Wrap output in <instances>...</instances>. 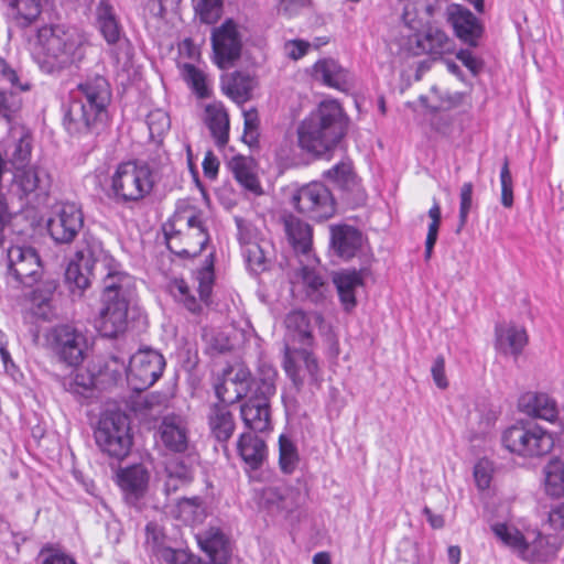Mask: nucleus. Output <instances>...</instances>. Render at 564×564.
Returning a JSON list of instances; mask_svg holds the SVG:
<instances>
[{"label":"nucleus","mask_w":564,"mask_h":564,"mask_svg":"<svg viewBox=\"0 0 564 564\" xmlns=\"http://www.w3.org/2000/svg\"><path fill=\"white\" fill-rule=\"evenodd\" d=\"M207 420L213 437L221 444H227L236 430L235 416L228 406L226 404H212Z\"/></svg>","instance_id":"obj_30"},{"label":"nucleus","mask_w":564,"mask_h":564,"mask_svg":"<svg viewBox=\"0 0 564 564\" xmlns=\"http://www.w3.org/2000/svg\"><path fill=\"white\" fill-rule=\"evenodd\" d=\"M63 389L76 397L87 398L91 392L94 380L89 375L72 372L61 381Z\"/></svg>","instance_id":"obj_47"},{"label":"nucleus","mask_w":564,"mask_h":564,"mask_svg":"<svg viewBox=\"0 0 564 564\" xmlns=\"http://www.w3.org/2000/svg\"><path fill=\"white\" fill-rule=\"evenodd\" d=\"M39 560L41 564H76L73 556L51 544H45L41 549Z\"/></svg>","instance_id":"obj_53"},{"label":"nucleus","mask_w":564,"mask_h":564,"mask_svg":"<svg viewBox=\"0 0 564 564\" xmlns=\"http://www.w3.org/2000/svg\"><path fill=\"white\" fill-rule=\"evenodd\" d=\"M474 185L471 182L464 183L459 193V225L457 232L466 225L468 214L473 206Z\"/></svg>","instance_id":"obj_55"},{"label":"nucleus","mask_w":564,"mask_h":564,"mask_svg":"<svg viewBox=\"0 0 564 564\" xmlns=\"http://www.w3.org/2000/svg\"><path fill=\"white\" fill-rule=\"evenodd\" d=\"M290 203L296 212L314 221L327 220L336 212L335 198L322 182H311L299 187L292 193Z\"/></svg>","instance_id":"obj_10"},{"label":"nucleus","mask_w":564,"mask_h":564,"mask_svg":"<svg viewBox=\"0 0 564 564\" xmlns=\"http://www.w3.org/2000/svg\"><path fill=\"white\" fill-rule=\"evenodd\" d=\"M164 237L169 250L183 259L200 254L210 239L203 213L192 207L174 213L164 225Z\"/></svg>","instance_id":"obj_5"},{"label":"nucleus","mask_w":564,"mask_h":564,"mask_svg":"<svg viewBox=\"0 0 564 564\" xmlns=\"http://www.w3.org/2000/svg\"><path fill=\"white\" fill-rule=\"evenodd\" d=\"M154 184L153 171L147 162H122L111 175L107 196L118 205L139 203L152 192Z\"/></svg>","instance_id":"obj_7"},{"label":"nucleus","mask_w":564,"mask_h":564,"mask_svg":"<svg viewBox=\"0 0 564 564\" xmlns=\"http://www.w3.org/2000/svg\"><path fill=\"white\" fill-rule=\"evenodd\" d=\"M491 531L521 560L530 563H546L555 558L564 543L563 535L543 534L540 531L523 535L514 527L501 522L491 524Z\"/></svg>","instance_id":"obj_6"},{"label":"nucleus","mask_w":564,"mask_h":564,"mask_svg":"<svg viewBox=\"0 0 564 564\" xmlns=\"http://www.w3.org/2000/svg\"><path fill=\"white\" fill-rule=\"evenodd\" d=\"M46 346L58 361L69 367L84 361L88 347L85 334L70 324L53 326L46 334Z\"/></svg>","instance_id":"obj_11"},{"label":"nucleus","mask_w":564,"mask_h":564,"mask_svg":"<svg viewBox=\"0 0 564 564\" xmlns=\"http://www.w3.org/2000/svg\"><path fill=\"white\" fill-rule=\"evenodd\" d=\"M257 387L256 394L247 398L241 405V419L249 430L263 433L271 430L270 399L275 394V383H272V372H267V379Z\"/></svg>","instance_id":"obj_12"},{"label":"nucleus","mask_w":564,"mask_h":564,"mask_svg":"<svg viewBox=\"0 0 564 564\" xmlns=\"http://www.w3.org/2000/svg\"><path fill=\"white\" fill-rule=\"evenodd\" d=\"M228 169L235 180L248 192L260 195L262 188L253 171V160L243 155H235L228 161Z\"/></svg>","instance_id":"obj_36"},{"label":"nucleus","mask_w":564,"mask_h":564,"mask_svg":"<svg viewBox=\"0 0 564 564\" xmlns=\"http://www.w3.org/2000/svg\"><path fill=\"white\" fill-rule=\"evenodd\" d=\"M52 187V176L41 166L21 169L14 173L12 191L26 205L37 206L45 204Z\"/></svg>","instance_id":"obj_14"},{"label":"nucleus","mask_w":564,"mask_h":564,"mask_svg":"<svg viewBox=\"0 0 564 564\" xmlns=\"http://www.w3.org/2000/svg\"><path fill=\"white\" fill-rule=\"evenodd\" d=\"M32 134L24 126H13L6 145L4 156L17 171L24 169L31 159Z\"/></svg>","instance_id":"obj_26"},{"label":"nucleus","mask_w":564,"mask_h":564,"mask_svg":"<svg viewBox=\"0 0 564 564\" xmlns=\"http://www.w3.org/2000/svg\"><path fill=\"white\" fill-rule=\"evenodd\" d=\"M545 490L552 497L564 494V464L558 459L551 460L544 468Z\"/></svg>","instance_id":"obj_45"},{"label":"nucleus","mask_w":564,"mask_h":564,"mask_svg":"<svg viewBox=\"0 0 564 564\" xmlns=\"http://www.w3.org/2000/svg\"><path fill=\"white\" fill-rule=\"evenodd\" d=\"M313 75L326 86L339 90H347L350 86L349 72L333 58L316 62L313 66Z\"/></svg>","instance_id":"obj_32"},{"label":"nucleus","mask_w":564,"mask_h":564,"mask_svg":"<svg viewBox=\"0 0 564 564\" xmlns=\"http://www.w3.org/2000/svg\"><path fill=\"white\" fill-rule=\"evenodd\" d=\"M300 462L296 445L284 434L279 437V466L283 474L294 473Z\"/></svg>","instance_id":"obj_44"},{"label":"nucleus","mask_w":564,"mask_h":564,"mask_svg":"<svg viewBox=\"0 0 564 564\" xmlns=\"http://www.w3.org/2000/svg\"><path fill=\"white\" fill-rule=\"evenodd\" d=\"M269 371L272 372V383H275L276 370L267 362L259 365L258 375L256 377H252L250 370L243 366L226 370V376H228L227 380L230 386L234 387V400H241L242 398L256 394L258 392L256 388L260 387V383L267 379V372Z\"/></svg>","instance_id":"obj_21"},{"label":"nucleus","mask_w":564,"mask_h":564,"mask_svg":"<svg viewBox=\"0 0 564 564\" xmlns=\"http://www.w3.org/2000/svg\"><path fill=\"white\" fill-rule=\"evenodd\" d=\"M159 557L166 564H192V556L184 550L165 549Z\"/></svg>","instance_id":"obj_58"},{"label":"nucleus","mask_w":564,"mask_h":564,"mask_svg":"<svg viewBox=\"0 0 564 564\" xmlns=\"http://www.w3.org/2000/svg\"><path fill=\"white\" fill-rule=\"evenodd\" d=\"M284 230L289 242L297 253L306 254L311 251L313 229L304 220L288 215L283 218Z\"/></svg>","instance_id":"obj_34"},{"label":"nucleus","mask_w":564,"mask_h":564,"mask_svg":"<svg viewBox=\"0 0 564 564\" xmlns=\"http://www.w3.org/2000/svg\"><path fill=\"white\" fill-rule=\"evenodd\" d=\"M283 368L297 390L305 382L317 383L321 380L318 361L307 348H292L285 344Z\"/></svg>","instance_id":"obj_17"},{"label":"nucleus","mask_w":564,"mask_h":564,"mask_svg":"<svg viewBox=\"0 0 564 564\" xmlns=\"http://www.w3.org/2000/svg\"><path fill=\"white\" fill-rule=\"evenodd\" d=\"M241 459L252 469H258L267 457V445L262 438L251 433H242L237 442Z\"/></svg>","instance_id":"obj_37"},{"label":"nucleus","mask_w":564,"mask_h":564,"mask_svg":"<svg viewBox=\"0 0 564 564\" xmlns=\"http://www.w3.org/2000/svg\"><path fill=\"white\" fill-rule=\"evenodd\" d=\"M310 0H278L279 11L285 15H295L308 4Z\"/></svg>","instance_id":"obj_63"},{"label":"nucleus","mask_w":564,"mask_h":564,"mask_svg":"<svg viewBox=\"0 0 564 564\" xmlns=\"http://www.w3.org/2000/svg\"><path fill=\"white\" fill-rule=\"evenodd\" d=\"M549 524L554 531L564 529V503L556 506L550 511Z\"/></svg>","instance_id":"obj_64"},{"label":"nucleus","mask_w":564,"mask_h":564,"mask_svg":"<svg viewBox=\"0 0 564 564\" xmlns=\"http://www.w3.org/2000/svg\"><path fill=\"white\" fill-rule=\"evenodd\" d=\"M324 322L325 318L322 313H306L301 310L291 311L284 319L288 336L293 341L303 346L302 348H308L314 345L313 324L322 326Z\"/></svg>","instance_id":"obj_23"},{"label":"nucleus","mask_w":564,"mask_h":564,"mask_svg":"<svg viewBox=\"0 0 564 564\" xmlns=\"http://www.w3.org/2000/svg\"><path fill=\"white\" fill-rule=\"evenodd\" d=\"M22 100L14 90H0V119L8 122L20 110Z\"/></svg>","instance_id":"obj_50"},{"label":"nucleus","mask_w":564,"mask_h":564,"mask_svg":"<svg viewBox=\"0 0 564 564\" xmlns=\"http://www.w3.org/2000/svg\"><path fill=\"white\" fill-rule=\"evenodd\" d=\"M111 87L101 75L87 77L73 91L69 104L64 107L63 127L77 138L101 134L109 121Z\"/></svg>","instance_id":"obj_2"},{"label":"nucleus","mask_w":564,"mask_h":564,"mask_svg":"<svg viewBox=\"0 0 564 564\" xmlns=\"http://www.w3.org/2000/svg\"><path fill=\"white\" fill-rule=\"evenodd\" d=\"M193 6L203 23L213 24L221 15L223 0H193Z\"/></svg>","instance_id":"obj_48"},{"label":"nucleus","mask_w":564,"mask_h":564,"mask_svg":"<svg viewBox=\"0 0 564 564\" xmlns=\"http://www.w3.org/2000/svg\"><path fill=\"white\" fill-rule=\"evenodd\" d=\"M362 246V234L349 225L330 227V248L341 259L354 258Z\"/></svg>","instance_id":"obj_28"},{"label":"nucleus","mask_w":564,"mask_h":564,"mask_svg":"<svg viewBox=\"0 0 564 564\" xmlns=\"http://www.w3.org/2000/svg\"><path fill=\"white\" fill-rule=\"evenodd\" d=\"M521 412L536 419L553 422L557 417L556 403L545 393L527 392L519 399Z\"/></svg>","instance_id":"obj_29"},{"label":"nucleus","mask_w":564,"mask_h":564,"mask_svg":"<svg viewBox=\"0 0 564 564\" xmlns=\"http://www.w3.org/2000/svg\"><path fill=\"white\" fill-rule=\"evenodd\" d=\"M37 40L43 50L39 64L48 74L61 72L85 56L84 36L74 29L43 26L37 31Z\"/></svg>","instance_id":"obj_4"},{"label":"nucleus","mask_w":564,"mask_h":564,"mask_svg":"<svg viewBox=\"0 0 564 564\" xmlns=\"http://www.w3.org/2000/svg\"><path fill=\"white\" fill-rule=\"evenodd\" d=\"M431 372L435 384L440 389H446L448 387V380L445 375V359L443 356H437L435 358Z\"/></svg>","instance_id":"obj_60"},{"label":"nucleus","mask_w":564,"mask_h":564,"mask_svg":"<svg viewBox=\"0 0 564 564\" xmlns=\"http://www.w3.org/2000/svg\"><path fill=\"white\" fill-rule=\"evenodd\" d=\"M158 435L163 447L170 453L184 454L191 448L189 426L183 415H164L159 424Z\"/></svg>","instance_id":"obj_19"},{"label":"nucleus","mask_w":564,"mask_h":564,"mask_svg":"<svg viewBox=\"0 0 564 564\" xmlns=\"http://www.w3.org/2000/svg\"><path fill=\"white\" fill-rule=\"evenodd\" d=\"M8 275L26 288L33 286L42 274L37 251L30 246H11L7 252Z\"/></svg>","instance_id":"obj_16"},{"label":"nucleus","mask_w":564,"mask_h":564,"mask_svg":"<svg viewBox=\"0 0 564 564\" xmlns=\"http://www.w3.org/2000/svg\"><path fill=\"white\" fill-rule=\"evenodd\" d=\"M147 124L152 138H160L171 127L170 116L162 109L151 111L147 117Z\"/></svg>","instance_id":"obj_51"},{"label":"nucleus","mask_w":564,"mask_h":564,"mask_svg":"<svg viewBox=\"0 0 564 564\" xmlns=\"http://www.w3.org/2000/svg\"><path fill=\"white\" fill-rule=\"evenodd\" d=\"M10 15L20 28H28L36 21L42 12L40 0H11Z\"/></svg>","instance_id":"obj_41"},{"label":"nucleus","mask_w":564,"mask_h":564,"mask_svg":"<svg viewBox=\"0 0 564 564\" xmlns=\"http://www.w3.org/2000/svg\"><path fill=\"white\" fill-rule=\"evenodd\" d=\"M310 47V43L303 40H292L286 42L285 50L290 58L296 61L302 58Z\"/></svg>","instance_id":"obj_62"},{"label":"nucleus","mask_w":564,"mask_h":564,"mask_svg":"<svg viewBox=\"0 0 564 564\" xmlns=\"http://www.w3.org/2000/svg\"><path fill=\"white\" fill-rule=\"evenodd\" d=\"M323 176L338 187L349 191L357 184V176L350 161H341L332 169L325 171Z\"/></svg>","instance_id":"obj_42"},{"label":"nucleus","mask_w":564,"mask_h":564,"mask_svg":"<svg viewBox=\"0 0 564 564\" xmlns=\"http://www.w3.org/2000/svg\"><path fill=\"white\" fill-rule=\"evenodd\" d=\"M149 479V471L141 464L122 468L117 473V484L123 491L127 502L130 505H137V502L144 497L148 490Z\"/></svg>","instance_id":"obj_24"},{"label":"nucleus","mask_w":564,"mask_h":564,"mask_svg":"<svg viewBox=\"0 0 564 564\" xmlns=\"http://www.w3.org/2000/svg\"><path fill=\"white\" fill-rule=\"evenodd\" d=\"M258 119L256 112H245V142L251 143L257 141L258 137Z\"/></svg>","instance_id":"obj_61"},{"label":"nucleus","mask_w":564,"mask_h":564,"mask_svg":"<svg viewBox=\"0 0 564 564\" xmlns=\"http://www.w3.org/2000/svg\"><path fill=\"white\" fill-rule=\"evenodd\" d=\"M95 441L109 458L118 462L126 458L132 446L129 417L121 412L104 414L95 430Z\"/></svg>","instance_id":"obj_9"},{"label":"nucleus","mask_w":564,"mask_h":564,"mask_svg":"<svg viewBox=\"0 0 564 564\" xmlns=\"http://www.w3.org/2000/svg\"><path fill=\"white\" fill-rule=\"evenodd\" d=\"M305 502V495L293 487L270 486L258 496V505L271 514L291 513Z\"/></svg>","instance_id":"obj_20"},{"label":"nucleus","mask_w":564,"mask_h":564,"mask_svg":"<svg viewBox=\"0 0 564 564\" xmlns=\"http://www.w3.org/2000/svg\"><path fill=\"white\" fill-rule=\"evenodd\" d=\"M198 292L202 302L208 304L214 284V264L208 262L197 271Z\"/></svg>","instance_id":"obj_52"},{"label":"nucleus","mask_w":564,"mask_h":564,"mask_svg":"<svg viewBox=\"0 0 564 564\" xmlns=\"http://www.w3.org/2000/svg\"><path fill=\"white\" fill-rule=\"evenodd\" d=\"M501 443L512 454L521 457H541L549 454L553 446L552 435L538 424L518 423L502 432Z\"/></svg>","instance_id":"obj_8"},{"label":"nucleus","mask_w":564,"mask_h":564,"mask_svg":"<svg viewBox=\"0 0 564 564\" xmlns=\"http://www.w3.org/2000/svg\"><path fill=\"white\" fill-rule=\"evenodd\" d=\"M90 11L94 24L109 45L120 41L123 29L111 0H91Z\"/></svg>","instance_id":"obj_22"},{"label":"nucleus","mask_w":564,"mask_h":564,"mask_svg":"<svg viewBox=\"0 0 564 564\" xmlns=\"http://www.w3.org/2000/svg\"><path fill=\"white\" fill-rule=\"evenodd\" d=\"M145 545L156 556L169 547L164 530L156 522H149L145 525Z\"/></svg>","instance_id":"obj_49"},{"label":"nucleus","mask_w":564,"mask_h":564,"mask_svg":"<svg viewBox=\"0 0 564 564\" xmlns=\"http://www.w3.org/2000/svg\"><path fill=\"white\" fill-rule=\"evenodd\" d=\"M474 478L477 487L485 490L490 486L491 475L489 473V464L486 460H480L475 465Z\"/></svg>","instance_id":"obj_59"},{"label":"nucleus","mask_w":564,"mask_h":564,"mask_svg":"<svg viewBox=\"0 0 564 564\" xmlns=\"http://www.w3.org/2000/svg\"><path fill=\"white\" fill-rule=\"evenodd\" d=\"M333 282L337 289L339 301L344 311L349 313L356 305V289L362 285V278L357 271H344L335 273Z\"/></svg>","instance_id":"obj_38"},{"label":"nucleus","mask_w":564,"mask_h":564,"mask_svg":"<svg viewBox=\"0 0 564 564\" xmlns=\"http://www.w3.org/2000/svg\"><path fill=\"white\" fill-rule=\"evenodd\" d=\"M212 47L215 64L226 69L240 57L242 41L237 24L227 19L220 26L212 31Z\"/></svg>","instance_id":"obj_18"},{"label":"nucleus","mask_w":564,"mask_h":564,"mask_svg":"<svg viewBox=\"0 0 564 564\" xmlns=\"http://www.w3.org/2000/svg\"><path fill=\"white\" fill-rule=\"evenodd\" d=\"M0 74H1V77L3 80L8 82L12 89H15V93L17 91H26L30 89V84L29 83H20V78L15 72V69H13L11 66L8 65V63L3 59V58H0Z\"/></svg>","instance_id":"obj_56"},{"label":"nucleus","mask_w":564,"mask_h":564,"mask_svg":"<svg viewBox=\"0 0 564 564\" xmlns=\"http://www.w3.org/2000/svg\"><path fill=\"white\" fill-rule=\"evenodd\" d=\"M0 74H1V77L3 80L8 82L12 89H15V93L17 91H26L30 89V84L29 83H20V78L15 72V69H13L11 66L8 65V63L3 59V58H0Z\"/></svg>","instance_id":"obj_57"},{"label":"nucleus","mask_w":564,"mask_h":564,"mask_svg":"<svg viewBox=\"0 0 564 564\" xmlns=\"http://www.w3.org/2000/svg\"><path fill=\"white\" fill-rule=\"evenodd\" d=\"M267 246V242L248 243L247 248L242 250L247 265L254 274L265 271L269 267Z\"/></svg>","instance_id":"obj_46"},{"label":"nucleus","mask_w":564,"mask_h":564,"mask_svg":"<svg viewBox=\"0 0 564 564\" xmlns=\"http://www.w3.org/2000/svg\"><path fill=\"white\" fill-rule=\"evenodd\" d=\"M181 76L199 99L209 97L210 90L203 70L191 63H185L181 66Z\"/></svg>","instance_id":"obj_43"},{"label":"nucleus","mask_w":564,"mask_h":564,"mask_svg":"<svg viewBox=\"0 0 564 564\" xmlns=\"http://www.w3.org/2000/svg\"><path fill=\"white\" fill-rule=\"evenodd\" d=\"M500 183H501V204L506 208H510L513 205V182L512 175L509 169V162L506 159L501 171H500Z\"/></svg>","instance_id":"obj_54"},{"label":"nucleus","mask_w":564,"mask_h":564,"mask_svg":"<svg viewBox=\"0 0 564 564\" xmlns=\"http://www.w3.org/2000/svg\"><path fill=\"white\" fill-rule=\"evenodd\" d=\"M199 545L213 564H227L230 551L223 532L210 530L204 538L199 539Z\"/></svg>","instance_id":"obj_39"},{"label":"nucleus","mask_w":564,"mask_h":564,"mask_svg":"<svg viewBox=\"0 0 564 564\" xmlns=\"http://www.w3.org/2000/svg\"><path fill=\"white\" fill-rule=\"evenodd\" d=\"M301 278L306 297L314 304H323L329 293V285L315 270L303 267Z\"/></svg>","instance_id":"obj_40"},{"label":"nucleus","mask_w":564,"mask_h":564,"mask_svg":"<svg viewBox=\"0 0 564 564\" xmlns=\"http://www.w3.org/2000/svg\"><path fill=\"white\" fill-rule=\"evenodd\" d=\"M528 344V335L523 327L514 324H497L495 327V349L516 360Z\"/></svg>","instance_id":"obj_27"},{"label":"nucleus","mask_w":564,"mask_h":564,"mask_svg":"<svg viewBox=\"0 0 564 564\" xmlns=\"http://www.w3.org/2000/svg\"><path fill=\"white\" fill-rule=\"evenodd\" d=\"M118 267L113 257L104 249L102 242L88 237L65 270V282L73 296L80 297L93 278H102V306L95 319V327L101 336L109 338L126 330L133 291L132 276Z\"/></svg>","instance_id":"obj_1"},{"label":"nucleus","mask_w":564,"mask_h":564,"mask_svg":"<svg viewBox=\"0 0 564 564\" xmlns=\"http://www.w3.org/2000/svg\"><path fill=\"white\" fill-rule=\"evenodd\" d=\"M84 227V214L75 203L57 204L47 220V231L57 245L72 243Z\"/></svg>","instance_id":"obj_15"},{"label":"nucleus","mask_w":564,"mask_h":564,"mask_svg":"<svg viewBox=\"0 0 564 564\" xmlns=\"http://www.w3.org/2000/svg\"><path fill=\"white\" fill-rule=\"evenodd\" d=\"M414 54L442 55L451 51V40L438 28L429 26L423 33L415 35Z\"/></svg>","instance_id":"obj_35"},{"label":"nucleus","mask_w":564,"mask_h":564,"mask_svg":"<svg viewBox=\"0 0 564 564\" xmlns=\"http://www.w3.org/2000/svg\"><path fill=\"white\" fill-rule=\"evenodd\" d=\"M205 123L218 148H224L229 140V116L221 102L205 107Z\"/></svg>","instance_id":"obj_31"},{"label":"nucleus","mask_w":564,"mask_h":564,"mask_svg":"<svg viewBox=\"0 0 564 564\" xmlns=\"http://www.w3.org/2000/svg\"><path fill=\"white\" fill-rule=\"evenodd\" d=\"M164 491L166 495L176 492L181 487L192 482L194 478L193 464L189 456L184 458H172L165 463Z\"/></svg>","instance_id":"obj_33"},{"label":"nucleus","mask_w":564,"mask_h":564,"mask_svg":"<svg viewBox=\"0 0 564 564\" xmlns=\"http://www.w3.org/2000/svg\"><path fill=\"white\" fill-rule=\"evenodd\" d=\"M347 118L337 101H323L297 127V144L315 159L330 160L347 132Z\"/></svg>","instance_id":"obj_3"},{"label":"nucleus","mask_w":564,"mask_h":564,"mask_svg":"<svg viewBox=\"0 0 564 564\" xmlns=\"http://www.w3.org/2000/svg\"><path fill=\"white\" fill-rule=\"evenodd\" d=\"M448 21L460 41L470 46H477L484 28L471 11L463 6L453 4L448 9Z\"/></svg>","instance_id":"obj_25"},{"label":"nucleus","mask_w":564,"mask_h":564,"mask_svg":"<svg viewBox=\"0 0 564 564\" xmlns=\"http://www.w3.org/2000/svg\"><path fill=\"white\" fill-rule=\"evenodd\" d=\"M165 359L152 348L139 349L129 360L127 380L134 391H144L152 387L162 376Z\"/></svg>","instance_id":"obj_13"}]
</instances>
